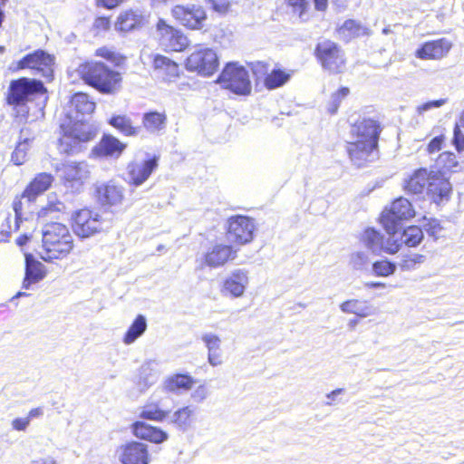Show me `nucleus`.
<instances>
[{
	"label": "nucleus",
	"mask_w": 464,
	"mask_h": 464,
	"mask_svg": "<svg viewBox=\"0 0 464 464\" xmlns=\"http://www.w3.org/2000/svg\"><path fill=\"white\" fill-rule=\"evenodd\" d=\"M77 74L90 86L102 93H114L120 89L121 76L120 72L110 69L101 62H86L79 64Z\"/></svg>",
	"instance_id": "obj_1"
},
{
	"label": "nucleus",
	"mask_w": 464,
	"mask_h": 464,
	"mask_svg": "<svg viewBox=\"0 0 464 464\" xmlns=\"http://www.w3.org/2000/svg\"><path fill=\"white\" fill-rule=\"evenodd\" d=\"M44 260L58 259L66 256L73 247V239L69 228L59 222L44 225L42 230Z\"/></svg>",
	"instance_id": "obj_2"
},
{
	"label": "nucleus",
	"mask_w": 464,
	"mask_h": 464,
	"mask_svg": "<svg viewBox=\"0 0 464 464\" xmlns=\"http://www.w3.org/2000/svg\"><path fill=\"white\" fill-rule=\"evenodd\" d=\"M223 88L239 95L251 92V82L246 69L238 63L226 64L217 81Z\"/></svg>",
	"instance_id": "obj_3"
},
{
	"label": "nucleus",
	"mask_w": 464,
	"mask_h": 464,
	"mask_svg": "<svg viewBox=\"0 0 464 464\" xmlns=\"http://www.w3.org/2000/svg\"><path fill=\"white\" fill-rule=\"evenodd\" d=\"M44 92L46 89L41 81L23 77L11 82L7 102L11 105L24 107L25 102L31 101L34 95Z\"/></svg>",
	"instance_id": "obj_4"
},
{
	"label": "nucleus",
	"mask_w": 464,
	"mask_h": 464,
	"mask_svg": "<svg viewBox=\"0 0 464 464\" xmlns=\"http://www.w3.org/2000/svg\"><path fill=\"white\" fill-rule=\"evenodd\" d=\"M415 211L411 203L405 198L395 199L389 208H385L381 216V223L387 233L398 231L401 222L413 218Z\"/></svg>",
	"instance_id": "obj_5"
},
{
	"label": "nucleus",
	"mask_w": 464,
	"mask_h": 464,
	"mask_svg": "<svg viewBox=\"0 0 464 464\" xmlns=\"http://www.w3.org/2000/svg\"><path fill=\"white\" fill-rule=\"evenodd\" d=\"M73 232L82 238L91 237L104 229L105 220L96 211L82 208L72 216Z\"/></svg>",
	"instance_id": "obj_6"
},
{
	"label": "nucleus",
	"mask_w": 464,
	"mask_h": 464,
	"mask_svg": "<svg viewBox=\"0 0 464 464\" xmlns=\"http://www.w3.org/2000/svg\"><path fill=\"white\" fill-rule=\"evenodd\" d=\"M54 56L44 50L26 54L17 63L16 70L30 69L34 75H41L47 82L53 78Z\"/></svg>",
	"instance_id": "obj_7"
},
{
	"label": "nucleus",
	"mask_w": 464,
	"mask_h": 464,
	"mask_svg": "<svg viewBox=\"0 0 464 464\" xmlns=\"http://www.w3.org/2000/svg\"><path fill=\"white\" fill-rule=\"evenodd\" d=\"M219 61L212 48L198 47L187 58L186 68L202 76H211L218 70Z\"/></svg>",
	"instance_id": "obj_8"
},
{
	"label": "nucleus",
	"mask_w": 464,
	"mask_h": 464,
	"mask_svg": "<svg viewBox=\"0 0 464 464\" xmlns=\"http://www.w3.org/2000/svg\"><path fill=\"white\" fill-rule=\"evenodd\" d=\"M315 55L322 66L331 72H340L344 67L342 50L330 40H324L317 44Z\"/></svg>",
	"instance_id": "obj_9"
},
{
	"label": "nucleus",
	"mask_w": 464,
	"mask_h": 464,
	"mask_svg": "<svg viewBox=\"0 0 464 464\" xmlns=\"http://www.w3.org/2000/svg\"><path fill=\"white\" fill-rule=\"evenodd\" d=\"M254 230V220L248 217L237 215L227 219V237L231 243L244 245L251 242Z\"/></svg>",
	"instance_id": "obj_10"
},
{
	"label": "nucleus",
	"mask_w": 464,
	"mask_h": 464,
	"mask_svg": "<svg viewBox=\"0 0 464 464\" xmlns=\"http://www.w3.org/2000/svg\"><path fill=\"white\" fill-rule=\"evenodd\" d=\"M171 14L182 25L189 29H201L207 19L204 8L197 5H175Z\"/></svg>",
	"instance_id": "obj_11"
},
{
	"label": "nucleus",
	"mask_w": 464,
	"mask_h": 464,
	"mask_svg": "<svg viewBox=\"0 0 464 464\" xmlns=\"http://www.w3.org/2000/svg\"><path fill=\"white\" fill-rule=\"evenodd\" d=\"M160 45L169 51L179 52L188 44V38L179 31L160 19L157 24Z\"/></svg>",
	"instance_id": "obj_12"
},
{
	"label": "nucleus",
	"mask_w": 464,
	"mask_h": 464,
	"mask_svg": "<svg viewBox=\"0 0 464 464\" xmlns=\"http://www.w3.org/2000/svg\"><path fill=\"white\" fill-rule=\"evenodd\" d=\"M158 156H153L142 161H132L127 166L129 183L135 187L142 185L159 166Z\"/></svg>",
	"instance_id": "obj_13"
},
{
	"label": "nucleus",
	"mask_w": 464,
	"mask_h": 464,
	"mask_svg": "<svg viewBox=\"0 0 464 464\" xmlns=\"http://www.w3.org/2000/svg\"><path fill=\"white\" fill-rule=\"evenodd\" d=\"M62 174L66 185L78 191L90 178V166L84 161L69 162L62 169Z\"/></svg>",
	"instance_id": "obj_14"
},
{
	"label": "nucleus",
	"mask_w": 464,
	"mask_h": 464,
	"mask_svg": "<svg viewBox=\"0 0 464 464\" xmlns=\"http://www.w3.org/2000/svg\"><path fill=\"white\" fill-rule=\"evenodd\" d=\"M451 185L441 170H430V179L427 184V195L436 204L449 200L451 193Z\"/></svg>",
	"instance_id": "obj_15"
},
{
	"label": "nucleus",
	"mask_w": 464,
	"mask_h": 464,
	"mask_svg": "<svg viewBox=\"0 0 464 464\" xmlns=\"http://www.w3.org/2000/svg\"><path fill=\"white\" fill-rule=\"evenodd\" d=\"M249 284V271L237 268L230 272L222 285V293L234 298L242 297Z\"/></svg>",
	"instance_id": "obj_16"
},
{
	"label": "nucleus",
	"mask_w": 464,
	"mask_h": 464,
	"mask_svg": "<svg viewBox=\"0 0 464 464\" xmlns=\"http://www.w3.org/2000/svg\"><path fill=\"white\" fill-rule=\"evenodd\" d=\"M380 126L376 121L363 119L351 129L353 140L377 146Z\"/></svg>",
	"instance_id": "obj_17"
},
{
	"label": "nucleus",
	"mask_w": 464,
	"mask_h": 464,
	"mask_svg": "<svg viewBox=\"0 0 464 464\" xmlns=\"http://www.w3.org/2000/svg\"><path fill=\"white\" fill-rule=\"evenodd\" d=\"M347 152L353 163L360 168L377 158V146L353 140L348 142Z\"/></svg>",
	"instance_id": "obj_18"
},
{
	"label": "nucleus",
	"mask_w": 464,
	"mask_h": 464,
	"mask_svg": "<svg viewBox=\"0 0 464 464\" xmlns=\"http://www.w3.org/2000/svg\"><path fill=\"white\" fill-rule=\"evenodd\" d=\"M120 460L122 464H149L150 453L148 445L131 441L121 449Z\"/></svg>",
	"instance_id": "obj_19"
},
{
	"label": "nucleus",
	"mask_w": 464,
	"mask_h": 464,
	"mask_svg": "<svg viewBox=\"0 0 464 464\" xmlns=\"http://www.w3.org/2000/svg\"><path fill=\"white\" fill-rule=\"evenodd\" d=\"M237 251L231 246L216 244L204 255V264L211 268L223 266L227 261L235 259Z\"/></svg>",
	"instance_id": "obj_20"
},
{
	"label": "nucleus",
	"mask_w": 464,
	"mask_h": 464,
	"mask_svg": "<svg viewBox=\"0 0 464 464\" xmlns=\"http://www.w3.org/2000/svg\"><path fill=\"white\" fill-rule=\"evenodd\" d=\"M126 148V144L121 142L111 135H103L100 142L92 149V153L96 157L118 159Z\"/></svg>",
	"instance_id": "obj_21"
},
{
	"label": "nucleus",
	"mask_w": 464,
	"mask_h": 464,
	"mask_svg": "<svg viewBox=\"0 0 464 464\" xmlns=\"http://www.w3.org/2000/svg\"><path fill=\"white\" fill-rule=\"evenodd\" d=\"M131 431L140 440H148L155 444H160L168 440L169 434L163 430L147 424L144 421H136L131 427Z\"/></svg>",
	"instance_id": "obj_22"
},
{
	"label": "nucleus",
	"mask_w": 464,
	"mask_h": 464,
	"mask_svg": "<svg viewBox=\"0 0 464 464\" xmlns=\"http://www.w3.org/2000/svg\"><path fill=\"white\" fill-rule=\"evenodd\" d=\"M169 424L174 426L178 430L186 432L191 429L195 420V410L191 406H183L170 413L166 418Z\"/></svg>",
	"instance_id": "obj_23"
},
{
	"label": "nucleus",
	"mask_w": 464,
	"mask_h": 464,
	"mask_svg": "<svg viewBox=\"0 0 464 464\" xmlns=\"http://www.w3.org/2000/svg\"><path fill=\"white\" fill-rule=\"evenodd\" d=\"M146 23V18L139 10H126L121 12L115 23V29L121 32H130L140 28Z\"/></svg>",
	"instance_id": "obj_24"
},
{
	"label": "nucleus",
	"mask_w": 464,
	"mask_h": 464,
	"mask_svg": "<svg viewBox=\"0 0 464 464\" xmlns=\"http://www.w3.org/2000/svg\"><path fill=\"white\" fill-rule=\"evenodd\" d=\"M451 47L446 39L427 42L417 50L416 56L420 59H440L448 53Z\"/></svg>",
	"instance_id": "obj_25"
},
{
	"label": "nucleus",
	"mask_w": 464,
	"mask_h": 464,
	"mask_svg": "<svg viewBox=\"0 0 464 464\" xmlns=\"http://www.w3.org/2000/svg\"><path fill=\"white\" fill-rule=\"evenodd\" d=\"M160 376L159 362L155 360L146 361L140 368L138 385L140 391H146L154 385Z\"/></svg>",
	"instance_id": "obj_26"
},
{
	"label": "nucleus",
	"mask_w": 464,
	"mask_h": 464,
	"mask_svg": "<svg viewBox=\"0 0 464 464\" xmlns=\"http://www.w3.org/2000/svg\"><path fill=\"white\" fill-rule=\"evenodd\" d=\"M53 180V178L51 174H38L25 188L21 198H26L28 202L34 201L39 195L43 194L49 188Z\"/></svg>",
	"instance_id": "obj_27"
},
{
	"label": "nucleus",
	"mask_w": 464,
	"mask_h": 464,
	"mask_svg": "<svg viewBox=\"0 0 464 464\" xmlns=\"http://www.w3.org/2000/svg\"><path fill=\"white\" fill-rule=\"evenodd\" d=\"M45 276L44 265L30 255H25V276L23 288L29 289L31 285L36 284Z\"/></svg>",
	"instance_id": "obj_28"
},
{
	"label": "nucleus",
	"mask_w": 464,
	"mask_h": 464,
	"mask_svg": "<svg viewBox=\"0 0 464 464\" xmlns=\"http://www.w3.org/2000/svg\"><path fill=\"white\" fill-rule=\"evenodd\" d=\"M97 193L99 200L103 205H117L123 199V188L112 182L99 187Z\"/></svg>",
	"instance_id": "obj_29"
},
{
	"label": "nucleus",
	"mask_w": 464,
	"mask_h": 464,
	"mask_svg": "<svg viewBox=\"0 0 464 464\" xmlns=\"http://www.w3.org/2000/svg\"><path fill=\"white\" fill-rule=\"evenodd\" d=\"M339 35L346 42L353 38L370 35L372 31L353 19L346 20L337 30Z\"/></svg>",
	"instance_id": "obj_30"
},
{
	"label": "nucleus",
	"mask_w": 464,
	"mask_h": 464,
	"mask_svg": "<svg viewBox=\"0 0 464 464\" xmlns=\"http://www.w3.org/2000/svg\"><path fill=\"white\" fill-rule=\"evenodd\" d=\"M20 140L12 153V161L15 165H22L27 158V151L30 149V142L34 140L31 130L28 128H23L20 131Z\"/></svg>",
	"instance_id": "obj_31"
},
{
	"label": "nucleus",
	"mask_w": 464,
	"mask_h": 464,
	"mask_svg": "<svg viewBox=\"0 0 464 464\" xmlns=\"http://www.w3.org/2000/svg\"><path fill=\"white\" fill-rule=\"evenodd\" d=\"M430 179V171L427 169L420 168L413 172V174L405 181L404 189L408 193L420 194Z\"/></svg>",
	"instance_id": "obj_32"
},
{
	"label": "nucleus",
	"mask_w": 464,
	"mask_h": 464,
	"mask_svg": "<svg viewBox=\"0 0 464 464\" xmlns=\"http://www.w3.org/2000/svg\"><path fill=\"white\" fill-rule=\"evenodd\" d=\"M340 309L345 314H354L355 315L364 318L374 314L375 309L368 301H361L357 299H350L340 304Z\"/></svg>",
	"instance_id": "obj_33"
},
{
	"label": "nucleus",
	"mask_w": 464,
	"mask_h": 464,
	"mask_svg": "<svg viewBox=\"0 0 464 464\" xmlns=\"http://www.w3.org/2000/svg\"><path fill=\"white\" fill-rule=\"evenodd\" d=\"M153 65L158 74L166 81H171L179 75V65L163 55H156Z\"/></svg>",
	"instance_id": "obj_34"
},
{
	"label": "nucleus",
	"mask_w": 464,
	"mask_h": 464,
	"mask_svg": "<svg viewBox=\"0 0 464 464\" xmlns=\"http://www.w3.org/2000/svg\"><path fill=\"white\" fill-rule=\"evenodd\" d=\"M194 382L188 374H174L166 378L163 388L169 392H187L192 388Z\"/></svg>",
	"instance_id": "obj_35"
},
{
	"label": "nucleus",
	"mask_w": 464,
	"mask_h": 464,
	"mask_svg": "<svg viewBox=\"0 0 464 464\" xmlns=\"http://www.w3.org/2000/svg\"><path fill=\"white\" fill-rule=\"evenodd\" d=\"M363 245L372 253H380L383 247V236L374 228L364 230L361 238Z\"/></svg>",
	"instance_id": "obj_36"
},
{
	"label": "nucleus",
	"mask_w": 464,
	"mask_h": 464,
	"mask_svg": "<svg viewBox=\"0 0 464 464\" xmlns=\"http://www.w3.org/2000/svg\"><path fill=\"white\" fill-rule=\"evenodd\" d=\"M167 117L157 111L147 112L143 115L142 123L150 133H156L165 129Z\"/></svg>",
	"instance_id": "obj_37"
},
{
	"label": "nucleus",
	"mask_w": 464,
	"mask_h": 464,
	"mask_svg": "<svg viewBox=\"0 0 464 464\" xmlns=\"http://www.w3.org/2000/svg\"><path fill=\"white\" fill-rule=\"evenodd\" d=\"M147 329V321L145 316L139 314L131 325L129 327L123 337L125 344L133 343L139 337H140Z\"/></svg>",
	"instance_id": "obj_38"
},
{
	"label": "nucleus",
	"mask_w": 464,
	"mask_h": 464,
	"mask_svg": "<svg viewBox=\"0 0 464 464\" xmlns=\"http://www.w3.org/2000/svg\"><path fill=\"white\" fill-rule=\"evenodd\" d=\"M71 102L75 111L82 115L92 114L95 110V102L91 101L89 96L83 92L75 93Z\"/></svg>",
	"instance_id": "obj_39"
},
{
	"label": "nucleus",
	"mask_w": 464,
	"mask_h": 464,
	"mask_svg": "<svg viewBox=\"0 0 464 464\" xmlns=\"http://www.w3.org/2000/svg\"><path fill=\"white\" fill-rule=\"evenodd\" d=\"M109 123L126 136H136L139 133L138 128L132 125L130 119L127 116H113Z\"/></svg>",
	"instance_id": "obj_40"
},
{
	"label": "nucleus",
	"mask_w": 464,
	"mask_h": 464,
	"mask_svg": "<svg viewBox=\"0 0 464 464\" xmlns=\"http://www.w3.org/2000/svg\"><path fill=\"white\" fill-rule=\"evenodd\" d=\"M169 411L161 410L158 404L150 403L145 405L140 412L141 419L161 422L166 420Z\"/></svg>",
	"instance_id": "obj_41"
},
{
	"label": "nucleus",
	"mask_w": 464,
	"mask_h": 464,
	"mask_svg": "<svg viewBox=\"0 0 464 464\" xmlns=\"http://www.w3.org/2000/svg\"><path fill=\"white\" fill-rule=\"evenodd\" d=\"M71 132L80 143L87 142L92 140L96 135L95 129H93L90 124L82 121L74 123Z\"/></svg>",
	"instance_id": "obj_42"
},
{
	"label": "nucleus",
	"mask_w": 464,
	"mask_h": 464,
	"mask_svg": "<svg viewBox=\"0 0 464 464\" xmlns=\"http://www.w3.org/2000/svg\"><path fill=\"white\" fill-rule=\"evenodd\" d=\"M423 239V232L421 228L417 226H411L403 230L401 236L402 244L410 247L418 246Z\"/></svg>",
	"instance_id": "obj_43"
},
{
	"label": "nucleus",
	"mask_w": 464,
	"mask_h": 464,
	"mask_svg": "<svg viewBox=\"0 0 464 464\" xmlns=\"http://www.w3.org/2000/svg\"><path fill=\"white\" fill-rule=\"evenodd\" d=\"M80 142L70 131L59 140V150L63 153L72 154L80 150Z\"/></svg>",
	"instance_id": "obj_44"
},
{
	"label": "nucleus",
	"mask_w": 464,
	"mask_h": 464,
	"mask_svg": "<svg viewBox=\"0 0 464 464\" xmlns=\"http://www.w3.org/2000/svg\"><path fill=\"white\" fill-rule=\"evenodd\" d=\"M290 78V74L282 70H273L265 79V84L267 89H276L284 85Z\"/></svg>",
	"instance_id": "obj_45"
},
{
	"label": "nucleus",
	"mask_w": 464,
	"mask_h": 464,
	"mask_svg": "<svg viewBox=\"0 0 464 464\" xmlns=\"http://www.w3.org/2000/svg\"><path fill=\"white\" fill-rule=\"evenodd\" d=\"M369 255L364 251H357L350 256L349 264L354 270L367 271L370 267Z\"/></svg>",
	"instance_id": "obj_46"
},
{
	"label": "nucleus",
	"mask_w": 464,
	"mask_h": 464,
	"mask_svg": "<svg viewBox=\"0 0 464 464\" xmlns=\"http://www.w3.org/2000/svg\"><path fill=\"white\" fill-rule=\"evenodd\" d=\"M436 165L442 171H456L459 166L456 156L452 152L445 151L440 154L436 160Z\"/></svg>",
	"instance_id": "obj_47"
},
{
	"label": "nucleus",
	"mask_w": 464,
	"mask_h": 464,
	"mask_svg": "<svg viewBox=\"0 0 464 464\" xmlns=\"http://www.w3.org/2000/svg\"><path fill=\"white\" fill-rule=\"evenodd\" d=\"M396 265L386 259L373 262L372 265V274L376 276H389L393 275Z\"/></svg>",
	"instance_id": "obj_48"
},
{
	"label": "nucleus",
	"mask_w": 464,
	"mask_h": 464,
	"mask_svg": "<svg viewBox=\"0 0 464 464\" xmlns=\"http://www.w3.org/2000/svg\"><path fill=\"white\" fill-rule=\"evenodd\" d=\"M425 256L416 253H409L402 256L399 266L403 271H411L416 268L417 265L424 262Z\"/></svg>",
	"instance_id": "obj_49"
},
{
	"label": "nucleus",
	"mask_w": 464,
	"mask_h": 464,
	"mask_svg": "<svg viewBox=\"0 0 464 464\" xmlns=\"http://www.w3.org/2000/svg\"><path fill=\"white\" fill-rule=\"evenodd\" d=\"M287 5L291 7L292 13L297 14L298 19L301 22L307 21V10L309 8V3L307 0H285Z\"/></svg>",
	"instance_id": "obj_50"
},
{
	"label": "nucleus",
	"mask_w": 464,
	"mask_h": 464,
	"mask_svg": "<svg viewBox=\"0 0 464 464\" xmlns=\"http://www.w3.org/2000/svg\"><path fill=\"white\" fill-rule=\"evenodd\" d=\"M398 231H394L392 233H388L389 237L384 241L383 240V247L382 251H384L388 254H395L399 251L401 246L402 245L401 239L399 240L396 237V234Z\"/></svg>",
	"instance_id": "obj_51"
},
{
	"label": "nucleus",
	"mask_w": 464,
	"mask_h": 464,
	"mask_svg": "<svg viewBox=\"0 0 464 464\" xmlns=\"http://www.w3.org/2000/svg\"><path fill=\"white\" fill-rule=\"evenodd\" d=\"M23 198L21 199H15L13 203V208L14 211V230H19L24 223L28 222V218H23Z\"/></svg>",
	"instance_id": "obj_52"
},
{
	"label": "nucleus",
	"mask_w": 464,
	"mask_h": 464,
	"mask_svg": "<svg viewBox=\"0 0 464 464\" xmlns=\"http://www.w3.org/2000/svg\"><path fill=\"white\" fill-rule=\"evenodd\" d=\"M14 218L9 214L0 227V242L8 241L12 232H15Z\"/></svg>",
	"instance_id": "obj_53"
},
{
	"label": "nucleus",
	"mask_w": 464,
	"mask_h": 464,
	"mask_svg": "<svg viewBox=\"0 0 464 464\" xmlns=\"http://www.w3.org/2000/svg\"><path fill=\"white\" fill-rule=\"evenodd\" d=\"M64 210L65 205L63 202L53 201L50 197L47 206L41 209L39 216L46 217L53 212H63Z\"/></svg>",
	"instance_id": "obj_54"
},
{
	"label": "nucleus",
	"mask_w": 464,
	"mask_h": 464,
	"mask_svg": "<svg viewBox=\"0 0 464 464\" xmlns=\"http://www.w3.org/2000/svg\"><path fill=\"white\" fill-rule=\"evenodd\" d=\"M201 340L208 348V352L220 349L221 339L215 334H204L201 337Z\"/></svg>",
	"instance_id": "obj_55"
},
{
	"label": "nucleus",
	"mask_w": 464,
	"mask_h": 464,
	"mask_svg": "<svg viewBox=\"0 0 464 464\" xmlns=\"http://www.w3.org/2000/svg\"><path fill=\"white\" fill-rule=\"evenodd\" d=\"M424 228L429 236L434 238H439L441 236V232L443 230L440 221L437 219L428 220V222L424 225Z\"/></svg>",
	"instance_id": "obj_56"
},
{
	"label": "nucleus",
	"mask_w": 464,
	"mask_h": 464,
	"mask_svg": "<svg viewBox=\"0 0 464 464\" xmlns=\"http://www.w3.org/2000/svg\"><path fill=\"white\" fill-rule=\"evenodd\" d=\"M446 102H447V99H440V100H435V101H430V102H427L425 103H422V104L419 105L416 108V111H417L419 115H422L424 112H426L428 111H430V110H433V109L440 108V107L443 106Z\"/></svg>",
	"instance_id": "obj_57"
},
{
	"label": "nucleus",
	"mask_w": 464,
	"mask_h": 464,
	"mask_svg": "<svg viewBox=\"0 0 464 464\" xmlns=\"http://www.w3.org/2000/svg\"><path fill=\"white\" fill-rule=\"evenodd\" d=\"M96 55L101 56L110 62L118 63L119 55L108 49L107 47H102L96 50Z\"/></svg>",
	"instance_id": "obj_58"
},
{
	"label": "nucleus",
	"mask_w": 464,
	"mask_h": 464,
	"mask_svg": "<svg viewBox=\"0 0 464 464\" xmlns=\"http://www.w3.org/2000/svg\"><path fill=\"white\" fill-rule=\"evenodd\" d=\"M453 143L459 152L464 151V134L458 125L454 128Z\"/></svg>",
	"instance_id": "obj_59"
},
{
	"label": "nucleus",
	"mask_w": 464,
	"mask_h": 464,
	"mask_svg": "<svg viewBox=\"0 0 464 464\" xmlns=\"http://www.w3.org/2000/svg\"><path fill=\"white\" fill-rule=\"evenodd\" d=\"M207 2L211 4L216 12L220 14L226 13L230 5L228 0H207Z\"/></svg>",
	"instance_id": "obj_60"
},
{
	"label": "nucleus",
	"mask_w": 464,
	"mask_h": 464,
	"mask_svg": "<svg viewBox=\"0 0 464 464\" xmlns=\"http://www.w3.org/2000/svg\"><path fill=\"white\" fill-rule=\"evenodd\" d=\"M208 362L214 367L222 364L220 349L208 352Z\"/></svg>",
	"instance_id": "obj_61"
},
{
	"label": "nucleus",
	"mask_w": 464,
	"mask_h": 464,
	"mask_svg": "<svg viewBox=\"0 0 464 464\" xmlns=\"http://www.w3.org/2000/svg\"><path fill=\"white\" fill-rule=\"evenodd\" d=\"M128 0H96L97 6H102L106 9H114Z\"/></svg>",
	"instance_id": "obj_62"
},
{
	"label": "nucleus",
	"mask_w": 464,
	"mask_h": 464,
	"mask_svg": "<svg viewBox=\"0 0 464 464\" xmlns=\"http://www.w3.org/2000/svg\"><path fill=\"white\" fill-rule=\"evenodd\" d=\"M443 140V136H437L433 138L428 145L429 153H434L439 151L441 149Z\"/></svg>",
	"instance_id": "obj_63"
},
{
	"label": "nucleus",
	"mask_w": 464,
	"mask_h": 464,
	"mask_svg": "<svg viewBox=\"0 0 464 464\" xmlns=\"http://www.w3.org/2000/svg\"><path fill=\"white\" fill-rule=\"evenodd\" d=\"M349 94V89L346 87L341 88L335 93L332 95V103H338V106L341 103L342 99L345 98Z\"/></svg>",
	"instance_id": "obj_64"
}]
</instances>
